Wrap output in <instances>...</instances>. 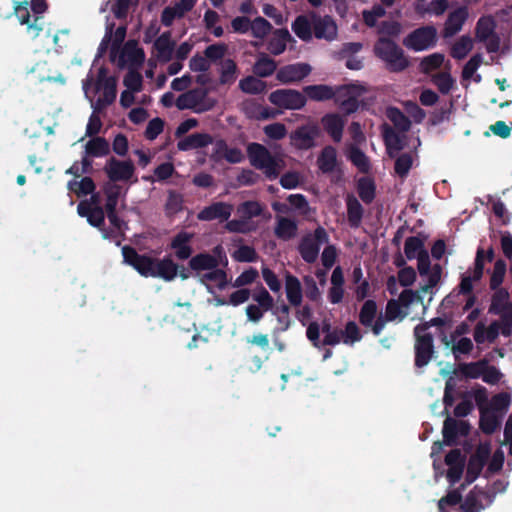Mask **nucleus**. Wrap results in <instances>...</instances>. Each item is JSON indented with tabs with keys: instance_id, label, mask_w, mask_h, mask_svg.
<instances>
[{
	"instance_id": "1a4fd4ad",
	"label": "nucleus",
	"mask_w": 512,
	"mask_h": 512,
	"mask_svg": "<svg viewBox=\"0 0 512 512\" xmlns=\"http://www.w3.org/2000/svg\"><path fill=\"white\" fill-rule=\"evenodd\" d=\"M104 171L113 182L128 181L133 176L135 167L130 160L121 161L111 157L107 160Z\"/></svg>"
},
{
	"instance_id": "c9c22d12",
	"label": "nucleus",
	"mask_w": 512,
	"mask_h": 512,
	"mask_svg": "<svg viewBox=\"0 0 512 512\" xmlns=\"http://www.w3.org/2000/svg\"><path fill=\"white\" fill-rule=\"evenodd\" d=\"M276 70V61L265 53H261L253 65V73L261 78L271 76Z\"/></svg>"
},
{
	"instance_id": "c85d7f7f",
	"label": "nucleus",
	"mask_w": 512,
	"mask_h": 512,
	"mask_svg": "<svg viewBox=\"0 0 512 512\" xmlns=\"http://www.w3.org/2000/svg\"><path fill=\"white\" fill-rule=\"evenodd\" d=\"M291 41L294 39L287 29H276L268 42L267 49L271 54L277 56L286 50L287 43Z\"/></svg>"
},
{
	"instance_id": "0eeeda50",
	"label": "nucleus",
	"mask_w": 512,
	"mask_h": 512,
	"mask_svg": "<svg viewBox=\"0 0 512 512\" xmlns=\"http://www.w3.org/2000/svg\"><path fill=\"white\" fill-rule=\"evenodd\" d=\"M437 40V30L433 26L420 27L408 34L403 44L413 51H423L433 47Z\"/></svg>"
},
{
	"instance_id": "49530a36",
	"label": "nucleus",
	"mask_w": 512,
	"mask_h": 512,
	"mask_svg": "<svg viewBox=\"0 0 512 512\" xmlns=\"http://www.w3.org/2000/svg\"><path fill=\"white\" fill-rule=\"evenodd\" d=\"M251 296L264 311H271L274 308V299L262 284L253 290Z\"/></svg>"
},
{
	"instance_id": "5fc2aeb1",
	"label": "nucleus",
	"mask_w": 512,
	"mask_h": 512,
	"mask_svg": "<svg viewBox=\"0 0 512 512\" xmlns=\"http://www.w3.org/2000/svg\"><path fill=\"white\" fill-rule=\"evenodd\" d=\"M485 360L477 362L465 363L459 366V371L466 378L477 379L482 378L483 369H485Z\"/></svg>"
},
{
	"instance_id": "a19ab883",
	"label": "nucleus",
	"mask_w": 512,
	"mask_h": 512,
	"mask_svg": "<svg viewBox=\"0 0 512 512\" xmlns=\"http://www.w3.org/2000/svg\"><path fill=\"white\" fill-rule=\"evenodd\" d=\"M218 265L217 258L209 253H199L189 261V267L194 271L213 270Z\"/></svg>"
},
{
	"instance_id": "0e129e2a",
	"label": "nucleus",
	"mask_w": 512,
	"mask_h": 512,
	"mask_svg": "<svg viewBox=\"0 0 512 512\" xmlns=\"http://www.w3.org/2000/svg\"><path fill=\"white\" fill-rule=\"evenodd\" d=\"M164 124V121L159 117L150 120L144 132L145 138L151 141L155 140L163 132Z\"/></svg>"
},
{
	"instance_id": "7ed1b4c3",
	"label": "nucleus",
	"mask_w": 512,
	"mask_h": 512,
	"mask_svg": "<svg viewBox=\"0 0 512 512\" xmlns=\"http://www.w3.org/2000/svg\"><path fill=\"white\" fill-rule=\"evenodd\" d=\"M247 156L250 164L264 172L265 176L270 180H275L280 174L283 161L273 156L270 151L260 143H250L247 146Z\"/></svg>"
},
{
	"instance_id": "bb28decb",
	"label": "nucleus",
	"mask_w": 512,
	"mask_h": 512,
	"mask_svg": "<svg viewBox=\"0 0 512 512\" xmlns=\"http://www.w3.org/2000/svg\"><path fill=\"white\" fill-rule=\"evenodd\" d=\"M445 462L448 465L447 478L454 484L460 480L463 473L464 459L459 450H452L446 455Z\"/></svg>"
},
{
	"instance_id": "338daca9",
	"label": "nucleus",
	"mask_w": 512,
	"mask_h": 512,
	"mask_svg": "<svg viewBox=\"0 0 512 512\" xmlns=\"http://www.w3.org/2000/svg\"><path fill=\"white\" fill-rule=\"evenodd\" d=\"M375 187L368 178H361L358 182V192L360 198L365 202H371L374 198Z\"/></svg>"
},
{
	"instance_id": "ddd939ff",
	"label": "nucleus",
	"mask_w": 512,
	"mask_h": 512,
	"mask_svg": "<svg viewBox=\"0 0 512 512\" xmlns=\"http://www.w3.org/2000/svg\"><path fill=\"white\" fill-rule=\"evenodd\" d=\"M311 72V67L306 63H295L282 66L277 70L276 79L283 83L288 84L292 82L301 81Z\"/></svg>"
},
{
	"instance_id": "4c0bfd02",
	"label": "nucleus",
	"mask_w": 512,
	"mask_h": 512,
	"mask_svg": "<svg viewBox=\"0 0 512 512\" xmlns=\"http://www.w3.org/2000/svg\"><path fill=\"white\" fill-rule=\"evenodd\" d=\"M286 296L289 303L293 306H299L302 302V287L297 277L287 274L285 282Z\"/></svg>"
},
{
	"instance_id": "473e14b6",
	"label": "nucleus",
	"mask_w": 512,
	"mask_h": 512,
	"mask_svg": "<svg viewBox=\"0 0 512 512\" xmlns=\"http://www.w3.org/2000/svg\"><path fill=\"white\" fill-rule=\"evenodd\" d=\"M214 155L224 158L231 164L240 163L244 159V155L239 148L228 147L227 143L222 139L216 142Z\"/></svg>"
},
{
	"instance_id": "ea45409f",
	"label": "nucleus",
	"mask_w": 512,
	"mask_h": 512,
	"mask_svg": "<svg viewBox=\"0 0 512 512\" xmlns=\"http://www.w3.org/2000/svg\"><path fill=\"white\" fill-rule=\"evenodd\" d=\"M468 424L465 421H456L452 418H447L444 422L443 436L447 444H451L458 433L466 434Z\"/></svg>"
},
{
	"instance_id": "37998d69",
	"label": "nucleus",
	"mask_w": 512,
	"mask_h": 512,
	"mask_svg": "<svg viewBox=\"0 0 512 512\" xmlns=\"http://www.w3.org/2000/svg\"><path fill=\"white\" fill-rule=\"evenodd\" d=\"M489 502V497L485 493L472 492L466 497L462 509L464 512H480Z\"/></svg>"
},
{
	"instance_id": "6ab92c4d",
	"label": "nucleus",
	"mask_w": 512,
	"mask_h": 512,
	"mask_svg": "<svg viewBox=\"0 0 512 512\" xmlns=\"http://www.w3.org/2000/svg\"><path fill=\"white\" fill-rule=\"evenodd\" d=\"M145 60V53L135 43L127 42L119 55L118 66L124 68L127 64L132 67H139Z\"/></svg>"
},
{
	"instance_id": "412c9836",
	"label": "nucleus",
	"mask_w": 512,
	"mask_h": 512,
	"mask_svg": "<svg viewBox=\"0 0 512 512\" xmlns=\"http://www.w3.org/2000/svg\"><path fill=\"white\" fill-rule=\"evenodd\" d=\"M344 275L342 268H334L330 277V287L328 288L327 298L332 304H338L344 297Z\"/></svg>"
},
{
	"instance_id": "7c9ffc66",
	"label": "nucleus",
	"mask_w": 512,
	"mask_h": 512,
	"mask_svg": "<svg viewBox=\"0 0 512 512\" xmlns=\"http://www.w3.org/2000/svg\"><path fill=\"white\" fill-rule=\"evenodd\" d=\"M177 271L178 265L169 257H164L161 260L156 259L153 277L171 281L177 276Z\"/></svg>"
},
{
	"instance_id": "2eb2a0df",
	"label": "nucleus",
	"mask_w": 512,
	"mask_h": 512,
	"mask_svg": "<svg viewBox=\"0 0 512 512\" xmlns=\"http://www.w3.org/2000/svg\"><path fill=\"white\" fill-rule=\"evenodd\" d=\"M491 453L489 444H481L474 455L471 456L466 472V482L468 484L472 483L477 479L482 468L484 466L485 461Z\"/></svg>"
},
{
	"instance_id": "423d86ee",
	"label": "nucleus",
	"mask_w": 512,
	"mask_h": 512,
	"mask_svg": "<svg viewBox=\"0 0 512 512\" xmlns=\"http://www.w3.org/2000/svg\"><path fill=\"white\" fill-rule=\"evenodd\" d=\"M268 100L276 107L286 110H299L305 106L307 101L304 93L288 88L271 92Z\"/></svg>"
},
{
	"instance_id": "864d4df0",
	"label": "nucleus",
	"mask_w": 512,
	"mask_h": 512,
	"mask_svg": "<svg viewBox=\"0 0 512 512\" xmlns=\"http://www.w3.org/2000/svg\"><path fill=\"white\" fill-rule=\"evenodd\" d=\"M104 192L106 195L105 202V213L115 212L118 204V199L120 195V187L116 184H109L105 186Z\"/></svg>"
},
{
	"instance_id": "13d9d810",
	"label": "nucleus",
	"mask_w": 512,
	"mask_h": 512,
	"mask_svg": "<svg viewBox=\"0 0 512 512\" xmlns=\"http://www.w3.org/2000/svg\"><path fill=\"white\" fill-rule=\"evenodd\" d=\"M156 259L141 255L137 264L133 267L141 276L153 277Z\"/></svg>"
},
{
	"instance_id": "f3484780",
	"label": "nucleus",
	"mask_w": 512,
	"mask_h": 512,
	"mask_svg": "<svg viewBox=\"0 0 512 512\" xmlns=\"http://www.w3.org/2000/svg\"><path fill=\"white\" fill-rule=\"evenodd\" d=\"M292 30L303 41H309L312 35L320 39V19H314L312 26L306 16L299 15L292 23Z\"/></svg>"
},
{
	"instance_id": "a18cd8bd",
	"label": "nucleus",
	"mask_w": 512,
	"mask_h": 512,
	"mask_svg": "<svg viewBox=\"0 0 512 512\" xmlns=\"http://www.w3.org/2000/svg\"><path fill=\"white\" fill-rule=\"evenodd\" d=\"M495 22L491 16L481 17L475 28V35L479 41H486L494 35Z\"/></svg>"
},
{
	"instance_id": "680f3d73",
	"label": "nucleus",
	"mask_w": 512,
	"mask_h": 512,
	"mask_svg": "<svg viewBox=\"0 0 512 512\" xmlns=\"http://www.w3.org/2000/svg\"><path fill=\"white\" fill-rule=\"evenodd\" d=\"M233 258L238 262H255L258 258L256 250L252 246L242 245L234 253Z\"/></svg>"
},
{
	"instance_id": "a211bd4d",
	"label": "nucleus",
	"mask_w": 512,
	"mask_h": 512,
	"mask_svg": "<svg viewBox=\"0 0 512 512\" xmlns=\"http://www.w3.org/2000/svg\"><path fill=\"white\" fill-rule=\"evenodd\" d=\"M117 82L113 76H107V70L101 67L97 74L96 90H102L106 103H113L117 96Z\"/></svg>"
},
{
	"instance_id": "9b49d317",
	"label": "nucleus",
	"mask_w": 512,
	"mask_h": 512,
	"mask_svg": "<svg viewBox=\"0 0 512 512\" xmlns=\"http://www.w3.org/2000/svg\"><path fill=\"white\" fill-rule=\"evenodd\" d=\"M14 13L22 25L27 26V32L32 38L39 36L43 30L42 16H34L31 21V15L28 9V2H19L14 8Z\"/></svg>"
},
{
	"instance_id": "8fccbe9b",
	"label": "nucleus",
	"mask_w": 512,
	"mask_h": 512,
	"mask_svg": "<svg viewBox=\"0 0 512 512\" xmlns=\"http://www.w3.org/2000/svg\"><path fill=\"white\" fill-rule=\"evenodd\" d=\"M68 188L80 197L92 194L96 186L91 177H84L80 181H70Z\"/></svg>"
},
{
	"instance_id": "4be33fe9",
	"label": "nucleus",
	"mask_w": 512,
	"mask_h": 512,
	"mask_svg": "<svg viewBox=\"0 0 512 512\" xmlns=\"http://www.w3.org/2000/svg\"><path fill=\"white\" fill-rule=\"evenodd\" d=\"M322 173H327L331 181H338L342 175L336 151L332 147H326L322 151Z\"/></svg>"
},
{
	"instance_id": "20e7f679",
	"label": "nucleus",
	"mask_w": 512,
	"mask_h": 512,
	"mask_svg": "<svg viewBox=\"0 0 512 512\" xmlns=\"http://www.w3.org/2000/svg\"><path fill=\"white\" fill-rule=\"evenodd\" d=\"M377 57L386 63L389 70L400 72L408 67L409 61L403 50L393 41L381 37L374 46Z\"/></svg>"
},
{
	"instance_id": "b1692460",
	"label": "nucleus",
	"mask_w": 512,
	"mask_h": 512,
	"mask_svg": "<svg viewBox=\"0 0 512 512\" xmlns=\"http://www.w3.org/2000/svg\"><path fill=\"white\" fill-rule=\"evenodd\" d=\"M360 330L355 322H348L344 332L328 333L325 337V342L328 344H335L342 338L344 343L353 344L361 339Z\"/></svg>"
},
{
	"instance_id": "9d476101",
	"label": "nucleus",
	"mask_w": 512,
	"mask_h": 512,
	"mask_svg": "<svg viewBox=\"0 0 512 512\" xmlns=\"http://www.w3.org/2000/svg\"><path fill=\"white\" fill-rule=\"evenodd\" d=\"M417 270L423 281V285L420 288L421 293H428L441 279V266L439 264L431 265L430 259L417 263Z\"/></svg>"
},
{
	"instance_id": "4d7b16f0",
	"label": "nucleus",
	"mask_w": 512,
	"mask_h": 512,
	"mask_svg": "<svg viewBox=\"0 0 512 512\" xmlns=\"http://www.w3.org/2000/svg\"><path fill=\"white\" fill-rule=\"evenodd\" d=\"M251 23L252 35L258 39L265 38L273 29L271 23L261 16L256 17Z\"/></svg>"
},
{
	"instance_id": "c03bdc74",
	"label": "nucleus",
	"mask_w": 512,
	"mask_h": 512,
	"mask_svg": "<svg viewBox=\"0 0 512 512\" xmlns=\"http://www.w3.org/2000/svg\"><path fill=\"white\" fill-rule=\"evenodd\" d=\"M473 46V39L470 36H461L453 44L451 48V56L455 59L461 60L472 51Z\"/></svg>"
},
{
	"instance_id": "6e6d98bb",
	"label": "nucleus",
	"mask_w": 512,
	"mask_h": 512,
	"mask_svg": "<svg viewBox=\"0 0 512 512\" xmlns=\"http://www.w3.org/2000/svg\"><path fill=\"white\" fill-rule=\"evenodd\" d=\"M500 421L495 414V412L491 410H483L481 413L480 426L481 429L487 433H493L499 427Z\"/></svg>"
},
{
	"instance_id": "79ce46f5",
	"label": "nucleus",
	"mask_w": 512,
	"mask_h": 512,
	"mask_svg": "<svg viewBox=\"0 0 512 512\" xmlns=\"http://www.w3.org/2000/svg\"><path fill=\"white\" fill-rule=\"evenodd\" d=\"M297 230V223L294 220L281 217L277 221L274 232L277 238L288 241L296 236Z\"/></svg>"
},
{
	"instance_id": "f257e3e1",
	"label": "nucleus",
	"mask_w": 512,
	"mask_h": 512,
	"mask_svg": "<svg viewBox=\"0 0 512 512\" xmlns=\"http://www.w3.org/2000/svg\"><path fill=\"white\" fill-rule=\"evenodd\" d=\"M367 92L368 87L361 83H353L337 88L322 86V100L333 98L346 114H351L358 110L361 98Z\"/></svg>"
},
{
	"instance_id": "72a5a7b5",
	"label": "nucleus",
	"mask_w": 512,
	"mask_h": 512,
	"mask_svg": "<svg viewBox=\"0 0 512 512\" xmlns=\"http://www.w3.org/2000/svg\"><path fill=\"white\" fill-rule=\"evenodd\" d=\"M443 341L456 358L463 354H469L473 349V342L468 337H445Z\"/></svg>"
},
{
	"instance_id": "58836bf2",
	"label": "nucleus",
	"mask_w": 512,
	"mask_h": 512,
	"mask_svg": "<svg viewBox=\"0 0 512 512\" xmlns=\"http://www.w3.org/2000/svg\"><path fill=\"white\" fill-rule=\"evenodd\" d=\"M483 60L484 58L482 54L477 53L473 55L463 67L461 73L462 79L465 81L473 80L476 83H480L482 77L477 73V70L483 64Z\"/></svg>"
},
{
	"instance_id": "a878e982",
	"label": "nucleus",
	"mask_w": 512,
	"mask_h": 512,
	"mask_svg": "<svg viewBox=\"0 0 512 512\" xmlns=\"http://www.w3.org/2000/svg\"><path fill=\"white\" fill-rule=\"evenodd\" d=\"M404 253L409 260L417 259V263L430 259L424 242L419 237H408L405 240Z\"/></svg>"
},
{
	"instance_id": "3c124183",
	"label": "nucleus",
	"mask_w": 512,
	"mask_h": 512,
	"mask_svg": "<svg viewBox=\"0 0 512 512\" xmlns=\"http://www.w3.org/2000/svg\"><path fill=\"white\" fill-rule=\"evenodd\" d=\"M175 173V167L171 162H164L154 169L153 176H144L143 180L154 183L155 181H165Z\"/></svg>"
},
{
	"instance_id": "f03ea898",
	"label": "nucleus",
	"mask_w": 512,
	"mask_h": 512,
	"mask_svg": "<svg viewBox=\"0 0 512 512\" xmlns=\"http://www.w3.org/2000/svg\"><path fill=\"white\" fill-rule=\"evenodd\" d=\"M420 303L422 299L418 292L412 290H404L398 300H391L387 303L385 317H379L373 326V333L379 335L387 321L403 319L408 315V308L411 304Z\"/></svg>"
},
{
	"instance_id": "dca6fc26",
	"label": "nucleus",
	"mask_w": 512,
	"mask_h": 512,
	"mask_svg": "<svg viewBox=\"0 0 512 512\" xmlns=\"http://www.w3.org/2000/svg\"><path fill=\"white\" fill-rule=\"evenodd\" d=\"M320 247V226L315 228L313 235H305L299 244L298 250L304 261L313 263L316 261Z\"/></svg>"
},
{
	"instance_id": "6e6552de",
	"label": "nucleus",
	"mask_w": 512,
	"mask_h": 512,
	"mask_svg": "<svg viewBox=\"0 0 512 512\" xmlns=\"http://www.w3.org/2000/svg\"><path fill=\"white\" fill-rule=\"evenodd\" d=\"M416 336V365L419 367L425 366L432 355V335L427 332V326H417L415 328Z\"/></svg>"
},
{
	"instance_id": "aec40b11",
	"label": "nucleus",
	"mask_w": 512,
	"mask_h": 512,
	"mask_svg": "<svg viewBox=\"0 0 512 512\" xmlns=\"http://www.w3.org/2000/svg\"><path fill=\"white\" fill-rule=\"evenodd\" d=\"M193 234L186 231L177 233L170 242V248L174 250V255L179 260H186L191 257L193 249L190 242Z\"/></svg>"
},
{
	"instance_id": "2f4dec72",
	"label": "nucleus",
	"mask_w": 512,
	"mask_h": 512,
	"mask_svg": "<svg viewBox=\"0 0 512 512\" xmlns=\"http://www.w3.org/2000/svg\"><path fill=\"white\" fill-rule=\"evenodd\" d=\"M314 129L302 126L297 128L291 135L292 144L298 149H309L314 145Z\"/></svg>"
},
{
	"instance_id": "052dcab7",
	"label": "nucleus",
	"mask_w": 512,
	"mask_h": 512,
	"mask_svg": "<svg viewBox=\"0 0 512 512\" xmlns=\"http://www.w3.org/2000/svg\"><path fill=\"white\" fill-rule=\"evenodd\" d=\"M349 158L352 163L361 171L368 172L370 169V162L367 156L358 148L352 147L349 152Z\"/></svg>"
},
{
	"instance_id": "09e8293b",
	"label": "nucleus",
	"mask_w": 512,
	"mask_h": 512,
	"mask_svg": "<svg viewBox=\"0 0 512 512\" xmlns=\"http://www.w3.org/2000/svg\"><path fill=\"white\" fill-rule=\"evenodd\" d=\"M183 195L179 192H176L175 190H169L167 200L165 203V213L167 216L171 217L183 209Z\"/></svg>"
},
{
	"instance_id": "bf43d9fd",
	"label": "nucleus",
	"mask_w": 512,
	"mask_h": 512,
	"mask_svg": "<svg viewBox=\"0 0 512 512\" xmlns=\"http://www.w3.org/2000/svg\"><path fill=\"white\" fill-rule=\"evenodd\" d=\"M445 56L441 53H433L424 57L420 63L421 70L424 73L438 69L444 63Z\"/></svg>"
},
{
	"instance_id": "e2e57ef3",
	"label": "nucleus",
	"mask_w": 512,
	"mask_h": 512,
	"mask_svg": "<svg viewBox=\"0 0 512 512\" xmlns=\"http://www.w3.org/2000/svg\"><path fill=\"white\" fill-rule=\"evenodd\" d=\"M123 82L128 90L139 92L142 89L143 78L138 71L130 69L125 75Z\"/></svg>"
},
{
	"instance_id": "cd10ccee",
	"label": "nucleus",
	"mask_w": 512,
	"mask_h": 512,
	"mask_svg": "<svg viewBox=\"0 0 512 512\" xmlns=\"http://www.w3.org/2000/svg\"><path fill=\"white\" fill-rule=\"evenodd\" d=\"M213 143V137L208 133H194L191 134L177 143V148L180 151H189L198 148H204Z\"/></svg>"
},
{
	"instance_id": "69168bd1",
	"label": "nucleus",
	"mask_w": 512,
	"mask_h": 512,
	"mask_svg": "<svg viewBox=\"0 0 512 512\" xmlns=\"http://www.w3.org/2000/svg\"><path fill=\"white\" fill-rule=\"evenodd\" d=\"M262 210L261 204L257 201H245L238 209V211L247 219L260 216Z\"/></svg>"
},
{
	"instance_id": "393cba45",
	"label": "nucleus",
	"mask_w": 512,
	"mask_h": 512,
	"mask_svg": "<svg viewBox=\"0 0 512 512\" xmlns=\"http://www.w3.org/2000/svg\"><path fill=\"white\" fill-rule=\"evenodd\" d=\"M175 48V42L171 38V32L162 33L154 42V49L157 51V58L160 62L171 61Z\"/></svg>"
},
{
	"instance_id": "603ef678",
	"label": "nucleus",
	"mask_w": 512,
	"mask_h": 512,
	"mask_svg": "<svg viewBox=\"0 0 512 512\" xmlns=\"http://www.w3.org/2000/svg\"><path fill=\"white\" fill-rule=\"evenodd\" d=\"M376 314H377L376 303L373 300H367L363 304V306L360 310V315H359L360 322L365 326L373 328V326L375 324L374 320H375Z\"/></svg>"
},
{
	"instance_id": "f8f14e48",
	"label": "nucleus",
	"mask_w": 512,
	"mask_h": 512,
	"mask_svg": "<svg viewBox=\"0 0 512 512\" xmlns=\"http://www.w3.org/2000/svg\"><path fill=\"white\" fill-rule=\"evenodd\" d=\"M484 270V250L479 248L476 253L474 268L467 271L461 280L459 285V291L462 294H471L473 285L479 281L483 276Z\"/></svg>"
},
{
	"instance_id": "774afa93",
	"label": "nucleus",
	"mask_w": 512,
	"mask_h": 512,
	"mask_svg": "<svg viewBox=\"0 0 512 512\" xmlns=\"http://www.w3.org/2000/svg\"><path fill=\"white\" fill-rule=\"evenodd\" d=\"M347 209H348V217L349 221L353 225H358V223L361 220L363 209L361 204L358 202L356 198H349L347 202Z\"/></svg>"
},
{
	"instance_id": "c756f323",
	"label": "nucleus",
	"mask_w": 512,
	"mask_h": 512,
	"mask_svg": "<svg viewBox=\"0 0 512 512\" xmlns=\"http://www.w3.org/2000/svg\"><path fill=\"white\" fill-rule=\"evenodd\" d=\"M322 123L327 133L336 142H339L342 138L343 128L345 125V119L339 114L332 113L327 114L322 118Z\"/></svg>"
},
{
	"instance_id": "f704fd0d",
	"label": "nucleus",
	"mask_w": 512,
	"mask_h": 512,
	"mask_svg": "<svg viewBox=\"0 0 512 512\" xmlns=\"http://www.w3.org/2000/svg\"><path fill=\"white\" fill-rule=\"evenodd\" d=\"M110 144L104 137H91L85 145L84 153L90 157H104L110 153Z\"/></svg>"
},
{
	"instance_id": "4468645a",
	"label": "nucleus",
	"mask_w": 512,
	"mask_h": 512,
	"mask_svg": "<svg viewBox=\"0 0 512 512\" xmlns=\"http://www.w3.org/2000/svg\"><path fill=\"white\" fill-rule=\"evenodd\" d=\"M233 212V206L226 202H214L204 207L198 214L197 219L200 221L219 220L227 221Z\"/></svg>"
},
{
	"instance_id": "39448f33",
	"label": "nucleus",
	"mask_w": 512,
	"mask_h": 512,
	"mask_svg": "<svg viewBox=\"0 0 512 512\" xmlns=\"http://www.w3.org/2000/svg\"><path fill=\"white\" fill-rule=\"evenodd\" d=\"M217 101L208 96V90L205 88L190 89L178 96L175 105L179 110H192L194 113L201 114L212 110Z\"/></svg>"
},
{
	"instance_id": "5701e85b",
	"label": "nucleus",
	"mask_w": 512,
	"mask_h": 512,
	"mask_svg": "<svg viewBox=\"0 0 512 512\" xmlns=\"http://www.w3.org/2000/svg\"><path fill=\"white\" fill-rule=\"evenodd\" d=\"M469 16L466 7H459L449 13L444 26V36L451 37L458 33Z\"/></svg>"
},
{
	"instance_id": "de8ad7c7",
	"label": "nucleus",
	"mask_w": 512,
	"mask_h": 512,
	"mask_svg": "<svg viewBox=\"0 0 512 512\" xmlns=\"http://www.w3.org/2000/svg\"><path fill=\"white\" fill-rule=\"evenodd\" d=\"M239 87L244 93L257 95L266 90V83L254 76H247L240 80Z\"/></svg>"
},
{
	"instance_id": "e433bc0d",
	"label": "nucleus",
	"mask_w": 512,
	"mask_h": 512,
	"mask_svg": "<svg viewBox=\"0 0 512 512\" xmlns=\"http://www.w3.org/2000/svg\"><path fill=\"white\" fill-rule=\"evenodd\" d=\"M500 323L493 322L488 327L483 323H478L474 330V339L477 343H484L486 341L492 342L499 335Z\"/></svg>"
}]
</instances>
